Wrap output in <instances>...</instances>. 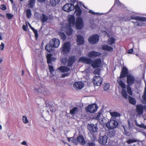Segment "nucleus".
Returning a JSON list of instances; mask_svg holds the SVG:
<instances>
[{
  "mask_svg": "<svg viewBox=\"0 0 146 146\" xmlns=\"http://www.w3.org/2000/svg\"><path fill=\"white\" fill-rule=\"evenodd\" d=\"M84 86L83 83L80 82H76L73 85V88L77 90L81 89Z\"/></svg>",
  "mask_w": 146,
  "mask_h": 146,
  "instance_id": "17",
  "label": "nucleus"
},
{
  "mask_svg": "<svg viewBox=\"0 0 146 146\" xmlns=\"http://www.w3.org/2000/svg\"><path fill=\"white\" fill-rule=\"evenodd\" d=\"M93 82L95 86H100L102 84V79L99 76H95L93 78Z\"/></svg>",
  "mask_w": 146,
  "mask_h": 146,
  "instance_id": "11",
  "label": "nucleus"
},
{
  "mask_svg": "<svg viewBox=\"0 0 146 146\" xmlns=\"http://www.w3.org/2000/svg\"><path fill=\"white\" fill-rule=\"evenodd\" d=\"M110 114L112 117H118L120 116L119 113L117 112H111Z\"/></svg>",
  "mask_w": 146,
  "mask_h": 146,
  "instance_id": "40",
  "label": "nucleus"
},
{
  "mask_svg": "<svg viewBox=\"0 0 146 146\" xmlns=\"http://www.w3.org/2000/svg\"><path fill=\"white\" fill-rule=\"evenodd\" d=\"M88 129L90 131V132L92 133H96L98 130L97 124H88Z\"/></svg>",
  "mask_w": 146,
  "mask_h": 146,
  "instance_id": "12",
  "label": "nucleus"
},
{
  "mask_svg": "<svg viewBox=\"0 0 146 146\" xmlns=\"http://www.w3.org/2000/svg\"><path fill=\"white\" fill-rule=\"evenodd\" d=\"M52 55L50 54H47L46 57L47 58V62L48 64L51 63V61L53 60V58H51Z\"/></svg>",
  "mask_w": 146,
  "mask_h": 146,
  "instance_id": "36",
  "label": "nucleus"
},
{
  "mask_svg": "<svg viewBox=\"0 0 146 146\" xmlns=\"http://www.w3.org/2000/svg\"><path fill=\"white\" fill-rule=\"evenodd\" d=\"M129 103L132 105H134L136 104V100L131 96L129 97Z\"/></svg>",
  "mask_w": 146,
  "mask_h": 146,
  "instance_id": "37",
  "label": "nucleus"
},
{
  "mask_svg": "<svg viewBox=\"0 0 146 146\" xmlns=\"http://www.w3.org/2000/svg\"><path fill=\"white\" fill-rule=\"evenodd\" d=\"M98 108L96 104H93L88 105L86 109V111L92 113L96 111Z\"/></svg>",
  "mask_w": 146,
  "mask_h": 146,
  "instance_id": "9",
  "label": "nucleus"
},
{
  "mask_svg": "<svg viewBox=\"0 0 146 146\" xmlns=\"http://www.w3.org/2000/svg\"><path fill=\"white\" fill-rule=\"evenodd\" d=\"M83 21L82 19L80 17L77 18L76 26L78 29H81L83 27Z\"/></svg>",
  "mask_w": 146,
  "mask_h": 146,
  "instance_id": "14",
  "label": "nucleus"
},
{
  "mask_svg": "<svg viewBox=\"0 0 146 146\" xmlns=\"http://www.w3.org/2000/svg\"><path fill=\"white\" fill-rule=\"evenodd\" d=\"M128 73V70L125 67H123L122 69L121 73L120 75L121 78H123L125 77Z\"/></svg>",
  "mask_w": 146,
  "mask_h": 146,
  "instance_id": "22",
  "label": "nucleus"
},
{
  "mask_svg": "<svg viewBox=\"0 0 146 146\" xmlns=\"http://www.w3.org/2000/svg\"><path fill=\"white\" fill-rule=\"evenodd\" d=\"M30 27L31 28V29L33 31L34 33L36 39L38 37V36L37 31L35 29H34V28L31 27V25H30Z\"/></svg>",
  "mask_w": 146,
  "mask_h": 146,
  "instance_id": "44",
  "label": "nucleus"
},
{
  "mask_svg": "<svg viewBox=\"0 0 146 146\" xmlns=\"http://www.w3.org/2000/svg\"><path fill=\"white\" fill-rule=\"evenodd\" d=\"M133 52V49L132 48L131 49L129 50L128 53V54H131Z\"/></svg>",
  "mask_w": 146,
  "mask_h": 146,
  "instance_id": "59",
  "label": "nucleus"
},
{
  "mask_svg": "<svg viewBox=\"0 0 146 146\" xmlns=\"http://www.w3.org/2000/svg\"><path fill=\"white\" fill-rule=\"evenodd\" d=\"M130 17L132 19H134L141 22H146V18L144 17L132 15Z\"/></svg>",
  "mask_w": 146,
  "mask_h": 146,
  "instance_id": "19",
  "label": "nucleus"
},
{
  "mask_svg": "<svg viewBox=\"0 0 146 146\" xmlns=\"http://www.w3.org/2000/svg\"><path fill=\"white\" fill-rule=\"evenodd\" d=\"M26 13L27 17L28 18H30L31 15L30 10H27Z\"/></svg>",
  "mask_w": 146,
  "mask_h": 146,
  "instance_id": "46",
  "label": "nucleus"
},
{
  "mask_svg": "<svg viewBox=\"0 0 146 146\" xmlns=\"http://www.w3.org/2000/svg\"><path fill=\"white\" fill-rule=\"evenodd\" d=\"M50 43L49 44L47 45L45 48L46 50L48 52H51L54 50V47Z\"/></svg>",
  "mask_w": 146,
  "mask_h": 146,
  "instance_id": "28",
  "label": "nucleus"
},
{
  "mask_svg": "<svg viewBox=\"0 0 146 146\" xmlns=\"http://www.w3.org/2000/svg\"><path fill=\"white\" fill-rule=\"evenodd\" d=\"M127 91L128 93L130 95H131L132 94V92L130 86H128L127 87Z\"/></svg>",
  "mask_w": 146,
  "mask_h": 146,
  "instance_id": "50",
  "label": "nucleus"
},
{
  "mask_svg": "<svg viewBox=\"0 0 146 146\" xmlns=\"http://www.w3.org/2000/svg\"><path fill=\"white\" fill-rule=\"evenodd\" d=\"M0 9H6V6L4 5H1L0 7Z\"/></svg>",
  "mask_w": 146,
  "mask_h": 146,
  "instance_id": "56",
  "label": "nucleus"
},
{
  "mask_svg": "<svg viewBox=\"0 0 146 146\" xmlns=\"http://www.w3.org/2000/svg\"><path fill=\"white\" fill-rule=\"evenodd\" d=\"M79 111V110L77 107H74L70 110V113L72 115H74Z\"/></svg>",
  "mask_w": 146,
  "mask_h": 146,
  "instance_id": "27",
  "label": "nucleus"
},
{
  "mask_svg": "<svg viewBox=\"0 0 146 146\" xmlns=\"http://www.w3.org/2000/svg\"><path fill=\"white\" fill-rule=\"evenodd\" d=\"M40 19L43 23H45L48 20V17L44 14H42L40 17Z\"/></svg>",
  "mask_w": 146,
  "mask_h": 146,
  "instance_id": "34",
  "label": "nucleus"
},
{
  "mask_svg": "<svg viewBox=\"0 0 146 146\" xmlns=\"http://www.w3.org/2000/svg\"><path fill=\"white\" fill-rule=\"evenodd\" d=\"M69 2H71L73 3H74L76 1V0H68Z\"/></svg>",
  "mask_w": 146,
  "mask_h": 146,
  "instance_id": "58",
  "label": "nucleus"
},
{
  "mask_svg": "<svg viewBox=\"0 0 146 146\" xmlns=\"http://www.w3.org/2000/svg\"><path fill=\"white\" fill-rule=\"evenodd\" d=\"M136 142V141L133 139H129L127 141V142L128 144H130Z\"/></svg>",
  "mask_w": 146,
  "mask_h": 146,
  "instance_id": "52",
  "label": "nucleus"
},
{
  "mask_svg": "<svg viewBox=\"0 0 146 146\" xmlns=\"http://www.w3.org/2000/svg\"><path fill=\"white\" fill-rule=\"evenodd\" d=\"M27 27L25 25H23V29L25 31H27Z\"/></svg>",
  "mask_w": 146,
  "mask_h": 146,
  "instance_id": "57",
  "label": "nucleus"
},
{
  "mask_svg": "<svg viewBox=\"0 0 146 146\" xmlns=\"http://www.w3.org/2000/svg\"><path fill=\"white\" fill-rule=\"evenodd\" d=\"M102 48L103 50H106L110 52H112L113 50L112 47L107 45H103Z\"/></svg>",
  "mask_w": 146,
  "mask_h": 146,
  "instance_id": "30",
  "label": "nucleus"
},
{
  "mask_svg": "<svg viewBox=\"0 0 146 146\" xmlns=\"http://www.w3.org/2000/svg\"><path fill=\"white\" fill-rule=\"evenodd\" d=\"M127 83L129 85H131L133 84L135 82V79L134 77L132 75L129 74L127 76Z\"/></svg>",
  "mask_w": 146,
  "mask_h": 146,
  "instance_id": "15",
  "label": "nucleus"
},
{
  "mask_svg": "<svg viewBox=\"0 0 146 146\" xmlns=\"http://www.w3.org/2000/svg\"><path fill=\"white\" fill-rule=\"evenodd\" d=\"M22 120L23 122L25 124L29 122V120L27 117L25 115L23 116Z\"/></svg>",
  "mask_w": 146,
  "mask_h": 146,
  "instance_id": "45",
  "label": "nucleus"
},
{
  "mask_svg": "<svg viewBox=\"0 0 146 146\" xmlns=\"http://www.w3.org/2000/svg\"><path fill=\"white\" fill-rule=\"evenodd\" d=\"M75 13H76L77 15L79 16L81 14V10H75Z\"/></svg>",
  "mask_w": 146,
  "mask_h": 146,
  "instance_id": "49",
  "label": "nucleus"
},
{
  "mask_svg": "<svg viewBox=\"0 0 146 146\" xmlns=\"http://www.w3.org/2000/svg\"><path fill=\"white\" fill-rule=\"evenodd\" d=\"M4 48V44L3 42H1L0 45V49L1 50H3Z\"/></svg>",
  "mask_w": 146,
  "mask_h": 146,
  "instance_id": "54",
  "label": "nucleus"
},
{
  "mask_svg": "<svg viewBox=\"0 0 146 146\" xmlns=\"http://www.w3.org/2000/svg\"><path fill=\"white\" fill-rule=\"evenodd\" d=\"M59 36L60 37L61 39H62L63 40H65L66 38V36L64 33H60Z\"/></svg>",
  "mask_w": 146,
  "mask_h": 146,
  "instance_id": "43",
  "label": "nucleus"
},
{
  "mask_svg": "<svg viewBox=\"0 0 146 146\" xmlns=\"http://www.w3.org/2000/svg\"><path fill=\"white\" fill-rule=\"evenodd\" d=\"M48 66L49 67V71L50 73L51 74H52V76L51 77H52L54 76V75H53L52 74V72L54 71L53 67L52 66L50 65L49 64H48Z\"/></svg>",
  "mask_w": 146,
  "mask_h": 146,
  "instance_id": "42",
  "label": "nucleus"
},
{
  "mask_svg": "<svg viewBox=\"0 0 146 146\" xmlns=\"http://www.w3.org/2000/svg\"><path fill=\"white\" fill-rule=\"evenodd\" d=\"M94 74H98L99 75L100 74V69H96L93 72Z\"/></svg>",
  "mask_w": 146,
  "mask_h": 146,
  "instance_id": "51",
  "label": "nucleus"
},
{
  "mask_svg": "<svg viewBox=\"0 0 146 146\" xmlns=\"http://www.w3.org/2000/svg\"><path fill=\"white\" fill-rule=\"evenodd\" d=\"M135 123L136 125L140 127H142L143 128L145 129H146V125H145L144 124H142L140 125L139 124L136 122H135Z\"/></svg>",
  "mask_w": 146,
  "mask_h": 146,
  "instance_id": "48",
  "label": "nucleus"
},
{
  "mask_svg": "<svg viewBox=\"0 0 146 146\" xmlns=\"http://www.w3.org/2000/svg\"><path fill=\"white\" fill-rule=\"evenodd\" d=\"M35 0H30L28 4V6L30 8H33L35 6Z\"/></svg>",
  "mask_w": 146,
  "mask_h": 146,
  "instance_id": "32",
  "label": "nucleus"
},
{
  "mask_svg": "<svg viewBox=\"0 0 146 146\" xmlns=\"http://www.w3.org/2000/svg\"><path fill=\"white\" fill-rule=\"evenodd\" d=\"M75 61V58L74 57L71 56L69 58L68 60V66H71Z\"/></svg>",
  "mask_w": 146,
  "mask_h": 146,
  "instance_id": "25",
  "label": "nucleus"
},
{
  "mask_svg": "<svg viewBox=\"0 0 146 146\" xmlns=\"http://www.w3.org/2000/svg\"><path fill=\"white\" fill-rule=\"evenodd\" d=\"M143 107L141 105H138L136 106V111L139 115L142 114L143 113Z\"/></svg>",
  "mask_w": 146,
  "mask_h": 146,
  "instance_id": "21",
  "label": "nucleus"
},
{
  "mask_svg": "<svg viewBox=\"0 0 146 146\" xmlns=\"http://www.w3.org/2000/svg\"><path fill=\"white\" fill-rule=\"evenodd\" d=\"M108 139V137L106 135L101 136L99 137L98 141L100 144L105 145L107 142Z\"/></svg>",
  "mask_w": 146,
  "mask_h": 146,
  "instance_id": "16",
  "label": "nucleus"
},
{
  "mask_svg": "<svg viewBox=\"0 0 146 146\" xmlns=\"http://www.w3.org/2000/svg\"><path fill=\"white\" fill-rule=\"evenodd\" d=\"M67 139L70 142H72L76 145L78 143L82 145H84L85 142L83 137L81 135H79L77 137V139H74L73 137H67Z\"/></svg>",
  "mask_w": 146,
  "mask_h": 146,
  "instance_id": "4",
  "label": "nucleus"
},
{
  "mask_svg": "<svg viewBox=\"0 0 146 146\" xmlns=\"http://www.w3.org/2000/svg\"><path fill=\"white\" fill-rule=\"evenodd\" d=\"M45 0H37V1L40 3H44L45 1Z\"/></svg>",
  "mask_w": 146,
  "mask_h": 146,
  "instance_id": "61",
  "label": "nucleus"
},
{
  "mask_svg": "<svg viewBox=\"0 0 146 146\" xmlns=\"http://www.w3.org/2000/svg\"><path fill=\"white\" fill-rule=\"evenodd\" d=\"M21 144L24 145H25L26 146H27L28 145V144L27 142L25 141H23L21 143Z\"/></svg>",
  "mask_w": 146,
  "mask_h": 146,
  "instance_id": "55",
  "label": "nucleus"
},
{
  "mask_svg": "<svg viewBox=\"0 0 146 146\" xmlns=\"http://www.w3.org/2000/svg\"><path fill=\"white\" fill-rule=\"evenodd\" d=\"M142 98L143 100V103L144 104L146 103V85H145V87L144 92L142 96Z\"/></svg>",
  "mask_w": 146,
  "mask_h": 146,
  "instance_id": "35",
  "label": "nucleus"
},
{
  "mask_svg": "<svg viewBox=\"0 0 146 146\" xmlns=\"http://www.w3.org/2000/svg\"><path fill=\"white\" fill-rule=\"evenodd\" d=\"M76 4L75 6L72 3H68L66 4L63 7L62 9H81L83 8L82 7L86 9L87 8L81 2L76 1Z\"/></svg>",
  "mask_w": 146,
  "mask_h": 146,
  "instance_id": "2",
  "label": "nucleus"
},
{
  "mask_svg": "<svg viewBox=\"0 0 146 146\" xmlns=\"http://www.w3.org/2000/svg\"><path fill=\"white\" fill-rule=\"evenodd\" d=\"M116 5H117L120 8L125 9L126 8V7L122 3H121L119 0H115V4L113 6L111 9L113 8Z\"/></svg>",
  "mask_w": 146,
  "mask_h": 146,
  "instance_id": "23",
  "label": "nucleus"
},
{
  "mask_svg": "<svg viewBox=\"0 0 146 146\" xmlns=\"http://www.w3.org/2000/svg\"><path fill=\"white\" fill-rule=\"evenodd\" d=\"M134 27H137L138 26H143L144 23L141 22L136 21L134 22Z\"/></svg>",
  "mask_w": 146,
  "mask_h": 146,
  "instance_id": "39",
  "label": "nucleus"
},
{
  "mask_svg": "<svg viewBox=\"0 0 146 146\" xmlns=\"http://www.w3.org/2000/svg\"><path fill=\"white\" fill-rule=\"evenodd\" d=\"M96 25L94 24L93 25L91 26V27L92 29H94L95 28V27H96Z\"/></svg>",
  "mask_w": 146,
  "mask_h": 146,
  "instance_id": "62",
  "label": "nucleus"
},
{
  "mask_svg": "<svg viewBox=\"0 0 146 146\" xmlns=\"http://www.w3.org/2000/svg\"><path fill=\"white\" fill-rule=\"evenodd\" d=\"M99 40V36L97 35H95L90 38L88 39L89 43L91 44H94L97 42Z\"/></svg>",
  "mask_w": 146,
  "mask_h": 146,
  "instance_id": "13",
  "label": "nucleus"
},
{
  "mask_svg": "<svg viewBox=\"0 0 146 146\" xmlns=\"http://www.w3.org/2000/svg\"><path fill=\"white\" fill-rule=\"evenodd\" d=\"M79 62H84L89 64H90L94 68H97L100 67L102 64V62L100 58L95 59L92 60L91 59L85 57H81L79 59Z\"/></svg>",
  "mask_w": 146,
  "mask_h": 146,
  "instance_id": "1",
  "label": "nucleus"
},
{
  "mask_svg": "<svg viewBox=\"0 0 146 146\" xmlns=\"http://www.w3.org/2000/svg\"><path fill=\"white\" fill-rule=\"evenodd\" d=\"M60 0H50V4L52 6H55L59 2Z\"/></svg>",
  "mask_w": 146,
  "mask_h": 146,
  "instance_id": "33",
  "label": "nucleus"
},
{
  "mask_svg": "<svg viewBox=\"0 0 146 146\" xmlns=\"http://www.w3.org/2000/svg\"><path fill=\"white\" fill-rule=\"evenodd\" d=\"M75 18L73 15H69L68 17V20L69 22V25L66 27V32L68 35H71L72 32L71 26H74L75 24Z\"/></svg>",
  "mask_w": 146,
  "mask_h": 146,
  "instance_id": "3",
  "label": "nucleus"
},
{
  "mask_svg": "<svg viewBox=\"0 0 146 146\" xmlns=\"http://www.w3.org/2000/svg\"><path fill=\"white\" fill-rule=\"evenodd\" d=\"M70 73L68 72V73H64V74H62V75L61 77L62 78H64V77H66V76H68L69 75H70Z\"/></svg>",
  "mask_w": 146,
  "mask_h": 146,
  "instance_id": "53",
  "label": "nucleus"
},
{
  "mask_svg": "<svg viewBox=\"0 0 146 146\" xmlns=\"http://www.w3.org/2000/svg\"><path fill=\"white\" fill-rule=\"evenodd\" d=\"M117 122L115 120L111 119L106 124V126L108 129H113L118 125Z\"/></svg>",
  "mask_w": 146,
  "mask_h": 146,
  "instance_id": "7",
  "label": "nucleus"
},
{
  "mask_svg": "<svg viewBox=\"0 0 146 146\" xmlns=\"http://www.w3.org/2000/svg\"><path fill=\"white\" fill-rule=\"evenodd\" d=\"M89 12L90 13H92V14H97L98 13H94V12H93L92 10H90L89 11Z\"/></svg>",
  "mask_w": 146,
  "mask_h": 146,
  "instance_id": "60",
  "label": "nucleus"
},
{
  "mask_svg": "<svg viewBox=\"0 0 146 146\" xmlns=\"http://www.w3.org/2000/svg\"><path fill=\"white\" fill-rule=\"evenodd\" d=\"M115 41V39L113 37L110 38L108 40V44L110 45H111L114 43Z\"/></svg>",
  "mask_w": 146,
  "mask_h": 146,
  "instance_id": "38",
  "label": "nucleus"
},
{
  "mask_svg": "<svg viewBox=\"0 0 146 146\" xmlns=\"http://www.w3.org/2000/svg\"><path fill=\"white\" fill-rule=\"evenodd\" d=\"M58 70L62 72H68L70 69L66 66H62L59 67Z\"/></svg>",
  "mask_w": 146,
  "mask_h": 146,
  "instance_id": "26",
  "label": "nucleus"
},
{
  "mask_svg": "<svg viewBox=\"0 0 146 146\" xmlns=\"http://www.w3.org/2000/svg\"><path fill=\"white\" fill-rule=\"evenodd\" d=\"M13 16V15L11 13H7L6 14V17L8 19H12Z\"/></svg>",
  "mask_w": 146,
  "mask_h": 146,
  "instance_id": "47",
  "label": "nucleus"
},
{
  "mask_svg": "<svg viewBox=\"0 0 146 146\" xmlns=\"http://www.w3.org/2000/svg\"><path fill=\"white\" fill-rule=\"evenodd\" d=\"M94 133L90 132L88 133L89 136L91 140L92 141H94L96 139V136L93 133Z\"/></svg>",
  "mask_w": 146,
  "mask_h": 146,
  "instance_id": "31",
  "label": "nucleus"
},
{
  "mask_svg": "<svg viewBox=\"0 0 146 146\" xmlns=\"http://www.w3.org/2000/svg\"><path fill=\"white\" fill-rule=\"evenodd\" d=\"M65 11H66L67 12H69L70 11L72 10H64Z\"/></svg>",
  "mask_w": 146,
  "mask_h": 146,
  "instance_id": "63",
  "label": "nucleus"
},
{
  "mask_svg": "<svg viewBox=\"0 0 146 146\" xmlns=\"http://www.w3.org/2000/svg\"><path fill=\"white\" fill-rule=\"evenodd\" d=\"M142 133L143 134V135H144L145 137H146V133H145V132H143Z\"/></svg>",
  "mask_w": 146,
  "mask_h": 146,
  "instance_id": "64",
  "label": "nucleus"
},
{
  "mask_svg": "<svg viewBox=\"0 0 146 146\" xmlns=\"http://www.w3.org/2000/svg\"><path fill=\"white\" fill-rule=\"evenodd\" d=\"M50 43L54 48H57L59 46L60 42L58 39L54 38L50 41Z\"/></svg>",
  "mask_w": 146,
  "mask_h": 146,
  "instance_id": "20",
  "label": "nucleus"
},
{
  "mask_svg": "<svg viewBox=\"0 0 146 146\" xmlns=\"http://www.w3.org/2000/svg\"><path fill=\"white\" fill-rule=\"evenodd\" d=\"M117 82L118 83L119 85L121 86L123 89V90L121 91V94L125 98H127V94L125 90H124L126 88L125 84L119 78L117 80Z\"/></svg>",
  "mask_w": 146,
  "mask_h": 146,
  "instance_id": "6",
  "label": "nucleus"
},
{
  "mask_svg": "<svg viewBox=\"0 0 146 146\" xmlns=\"http://www.w3.org/2000/svg\"><path fill=\"white\" fill-rule=\"evenodd\" d=\"M70 48V44L69 42L65 43L60 49L61 52L63 54H66L69 52Z\"/></svg>",
  "mask_w": 146,
  "mask_h": 146,
  "instance_id": "5",
  "label": "nucleus"
},
{
  "mask_svg": "<svg viewBox=\"0 0 146 146\" xmlns=\"http://www.w3.org/2000/svg\"><path fill=\"white\" fill-rule=\"evenodd\" d=\"M108 135L110 137L114 136L115 135V131L113 129H109L107 131Z\"/></svg>",
  "mask_w": 146,
  "mask_h": 146,
  "instance_id": "29",
  "label": "nucleus"
},
{
  "mask_svg": "<svg viewBox=\"0 0 146 146\" xmlns=\"http://www.w3.org/2000/svg\"><path fill=\"white\" fill-rule=\"evenodd\" d=\"M77 44L78 45H82L84 44V38L82 36L80 35H77Z\"/></svg>",
  "mask_w": 146,
  "mask_h": 146,
  "instance_id": "24",
  "label": "nucleus"
},
{
  "mask_svg": "<svg viewBox=\"0 0 146 146\" xmlns=\"http://www.w3.org/2000/svg\"><path fill=\"white\" fill-rule=\"evenodd\" d=\"M103 111L102 110H101L99 111L95 117V119L99 121L100 123L102 124L103 125L104 124V118L102 113Z\"/></svg>",
  "mask_w": 146,
  "mask_h": 146,
  "instance_id": "8",
  "label": "nucleus"
},
{
  "mask_svg": "<svg viewBox=\"0 0 146 146\" xmlns=\"http://www.w3.org/2000/svg\"><path fill=\"white\" fill-rule=\"evenodd\" d=\"M109 84L105 83L103 84V88L105 91H107L110 88Z\"/></svg>",
  "mask_w": 146,
  "mask_h": 146,
  "instance_id": "41",
  "label": "nucleus"
},
{
  "mask_svg": "<svg viewBox=\"0 0 146 146\" xmlns=\"http://www.w3.org/2000/svg\"><path fill=\"white\" fill-rule=\"evenodd\" d=\"M36 93L38 94L41 93L44 95H47L49 93L48 90L43 87H40L38 89L35 88V89Z\"/></svg>",
  "mask_w": 146,
  "mask_h": 146,
  "instance_id": "10",
  "label": "nucleus"
},
{
  "mask_svg": "<svg viewBox=\"0 0 146 146\" xmlns=\"http://www.w3.org/2000/svg\"><path fill=\"white\" fill-rule=\"evenodd\" d=\"M101 54L99 52L95 51H91L88 54V56L90 58H96L100 56Z\"/></svg>",
  "mask_w": 146,
  "mask_h": 146,
  "instance_id": "18",
  "label": "nucleus"
}]
</instances>
